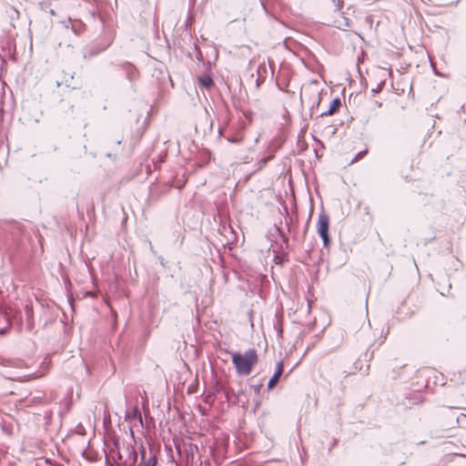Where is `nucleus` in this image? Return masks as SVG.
<instances>
[{
  "label": "nucleus",
  "instance_id": "3",
  "mask_svg": "<svg viewBox=\"0 0 466 466\" xmlns=\"http://www.w3.org/2000/svg\"><path fill=\"white\" fill-rule=\"evenodd\" d=\"M282 371H283V365H282V363H279L276 373L268 381V387L269 390H271L276 385L279 378L282 374Z\"/></svg>",
  "mask_w": 466,
  "mask_h": 466
},
{
  "label": "nucleus",
  "instance_id": "2",
  "mask_svg": "<svg viewBox=\"0 0 466 466\" xmlns=\"http://www.w3.org/2000/svg\"><path fill=\"white\" fill-rule=\"evenodd\" d=\"M329 217L326 214H320L318 222V231L322 238L324 244L327 245L329 242Z\"/></svg>",
  "mask_w": 466,
  "mask_h": 466
},
{
  "label": "nucleus",
  "instance_id": "4",
  "mask_svg": "<svg viewBox=\"0 0 466 466\" xmlns=\"http://www.w3.org/2000/svg\"><path fill=\"white\" fill-rule=\"evenodd\" d=\"M199 83L205 87H209L211 86L213 81L209 76H206L199 78Z\"/></svg>",
  "mask_w": 466,
  "mask_h": 466
},
{
  "label": "nucleus",
  "instance_id": "5",
  "mask_svg": "<svg viewBox=\"0 0 466 466\" xmlns=\"http://www.w3.org/2000/svg\"><path fill=\"white\" fill-rule=\"evenodd\" d=\"M340 105V102L339 99H334L330 105V108L329 110V114L331 115L333 114L339 106Z\"/></svg>",
  "mask_w": 466,
  "mask_h": 466
},
{
  "label": "nucleus",
  "instance_id": "1",
  "mask_svg": "<svg viewBox=\"0 0 466 466\" xmlns=\"http://www.w3.org/2000/svg\"><path fill=\"white\" fill-rule=\"evenodd\" d=\"M232 362L238 374L248 375L258 362V355L253 350L245 352H234L232 353Z\"/></svg>",
  "mask_w": 466,
  "mask_h": 466
}]
</instances>
